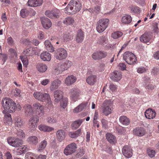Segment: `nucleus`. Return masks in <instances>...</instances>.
<instances>
[{
  "label": "nucleus",
  "mask_w": 159,
  "mask_h": 159,
  "mask_svg": "<svg viewBox=\"0 0 159 159\" xmlns=\"http://www.w3.org/2000/svg\"><path fill=\"white\" fill-rule=\"evenodd\" d=\"M80 2L77 0H71L65 8L66 12L69 14H74L79 11L81 8Z\"/></svg>",
  "instance_id": "1"
},
{
  "label": "nucleus",
  "mask_w": 159,
  "mask_h": 159,
  "mask_svg": "<svg viewBox=\"0 0 159 159\" xmlns=\"http://www.w3.org/2000/svg\"><path fill=\"white\" fill-rule=\"evenodd\" d=\"M2 103L4 109L9 113L15 111L16 109V103L11 98H3Z\"/></svg>",
  "instance_id": "2"
},
{
  "label": "nucleus",
  "mask_w": 159,
  "mask_h": 159,
  "mask_svg": "<svg viewBox=\"0 0 159 159\" xmlns=\"http://www.w3.org/2000/svg\"><path fill=\"white\" fill-rule=\"evenodd\" d=\"M33 96L35 99L39 101L47 102L49 107L52 106L50 96L48 93L37 91L33 93Z\"/></svg>",
  "instance_id": "3"
},
{
  "label": "nucleus",
  "mask_w": 159,
  "mask_h": 159,
  "mask_svg": "<svg viewBox=\"0 0 159 159\" xmlns=\"http://www.w3.org/2000/svg\"><path fill=\"white\" fill-rule=\"evenodd\" d=\"M112 103L110 100H105L103 103L102 112L106 116H108L111 114L113 111Z\"/></svg>",
  "instance_id": "4"
},
{
  "label": "nucleus",
  "mask_w": 159,
  "mask_h": 159,
  "mask_svg": "<svg viewBox=\"0 0 159 159\" xmlns=\"http://www.w3.org/2000/svg\"><path fill=\"white\" fill-rule=\"evenodd\" d=\"M109 20L107 18L101 19L97 22L96 29L99 33L103 32L108 26Z\"/></svg>",
  "instance_id": "5"
},
{
  "label": "nucleus",
  "mask_w": 159,
  "mask_h": 159,
  "mask_svg": "<svg viewBox=\"0 0 159 159\" xmlns=\"http://www.w3.org/2000/svg\"><path fill=\"white\" fill-rule=\"evenodd\" d=\"M123 58L126 62L130 65L135 63L137 61L136 56L132 53L128 52L124 53Z\"/></svg>",
  "instance_id": "6"
},
{
  "label": "nucleus",
  "mask_w": 159,
  "mask_h": 159,
  "mask_svg": "<svg viewBox=\"0 0 159 159\" xmlns=\"http://www.w3.org/2000/svg\"><path fill=\"white\" fill-rule=\"evenodd\" d=\"M67 55V51L66 49L62 48H60L55 51L54 56L57 59L62 60L66 58Z\"/></svg>",
  "instance_id": "7"
},
{
  "label": "nucleus",
  "mask_w": 159,
  "mask_h": 159,
  "mask_svg": "<svg viewBox=\"0 0 159 159\" xmlns=\"http://www.w3.org/2000/svg\"><path fill=\"white\" fill-rule=\"evenodd\" d=\"M8 143L10 145L15 147H18L23 144V141L17 137H9L7 139Z\"/></svg>",
  "instance_id": "8"
},
{
  "label": "nucleus",
  "mask_w": 159,
  "mask_h": 159,
  "mask_svg": "<svg viewBox=\"0 0 159 159\" xmlns=\"http://www.w3.org/2000/svg\"><path fill=\"white\" fill-rule=\"evenodd\" d=\"M77 148L76 145L75 143H72L69 144L64 150V153L66 156L70 155L76 151Z\"/></svg>",
  "instance_id": "9"
},
{
  "label": "nucleus",
  "mask_w": 159,
  "mask_h": 159,
  "mask_svg": "<svg viewBox=\"0 0 159 159\" xmlns=\"http://www.w3.org/2000/svg\"><path fill=\"white\" fill-rule=\"evenodd\" d=\"M70 99L72 101L75 102L78 100L80 94V90L78 89L72 88L70 89Z\"/></svg>",
  "instance_id": "10"
},
{
  "label": "nucleus",
  "mask_w": 159,
  "mask_h": 159,
  "mask_svg": "<svg viewBox=\"0 0 159 159\" xmlns=\"http://www.w3.org/2000/svg\"><path fill=\"white\" fill-rule=\"evenodd\" d=\"M33 107L35 111L38 113L40 116H43L44 113V108L43 105L39 102H36L33 104Z\"/></svg>",
  "instance_id": "11"
},
{
  "label": "nucleus",
  "mask_w": 159,
  "mask_h": 159,
  "mask_svg": "<svg viewBox=\"0 0 159 159\" xmlns=\"http://www.w3.org/2000/svg\"><path fill=\"white\" fill-rule=\"evenodd\" d=\"M122 153L123 155L127 158L131 157L133 154L131 148L127 145L125 146L123 148Z\"/></svg>",
  "instance_id": "12"
},
{
  "label": "nucleus",
  "mask_w": 159,
  "mask_h": 159,
  "mask_svg": "<svg viewBox=\"0 0 159 159\" xmlns=\"http://www.w3.org/2000/svg\"><path fill=\"white\" fill-rule=\"evenodd\" d=\"M107 55L106 52L99 51L94 52L92 57L94 60L100 59L105 57Z\"/></svg>",
  "instance_id": "13"
},
{
  "label": "nucleus",
  "mask_w": 159,
  "mask_h": 159,
  "mask_svg": "<svg viewBox=\"0 0 159 159\" xmlns=\"http://www.w3.org/2000/svg\"><path fill=\"white\" fill-rule=\"evenodd\" d=\"M41 23L43 27L45 29H48L50 28L52 25L50 20L48 18L45 17L41 18Z\"/></svg>",
  "instance_id": "14"
},
{
  "label": "nucleus",
  "mask_w": 159,
  "mask_h": 159,
  "mask_svg": "<svg viewBox=\"0 0 159 159\" xmlns=\"http://www.w3.org/2000/svg\"><path fill=\"white\" fill-rule=\"evenodd\" d=\"M54 101L56 102H59L63 99V93L60 90H56L54 92Z\"/></svg>",
  "instance_id": "15"
},
{
  "label": "nucleus",
  "mask_w": 159,
  "mask_h": 159,
  "mask_svg": "<svg viewBox=\"0 0 159 159\" xmlns=\"http://www.w3.org/2000/svg\"><path fill=\"white\" fill-rule=\"evenodd\" d=\"M61 83V81L58 79H56L51 82L50 89L51 91H53L57 89L60 85Z\"/></svg>",
  "instance_id": "16"
},
{
  "label": "nucleus",
  "mask_w": 159,
  "mask_h": 159,
  "mask_svg": "<svg viewBox=\"0 0 159 159\" xmlns=\"http://www.w3.org/2000/svg\"><path fill=\"white\" fill-rule=\"evenodd\" d=\"M56 137L57 140L59 142H61L65 138L66 133L63 129H59L56 133Z\"/></svg>",
  "instance_id": "17"
},
{
  "label": "nucleus",
  "mask_w": 159,
  "mask_h": 159,
  "mask_svg": "<svg viewBox=\"0 0 159 159\" xmlns=\"http://www.w3.org/2000/svg\"><path fill=\"white\" fill-rule=\"evenodd\" d=\"M110 78L114 81L120 80L122 78L121 72L118 71H115L111 74Z\"/></svg>",
  "instance_id": "18"
},
{
  "label": "nucleus",
  "mask_w": 159,
  "mask_h": 159,
  "mask_svg": "<svg viewBox=\"0 0 159 159\" xmlns=\"http://www.w3.org/2000/svg\"><path fill=\"white\" fill-rule=\"evenodd\" d=\"M156 113L154 110L149 108L145 112V116L148 119H153L156 116Z\"/></svg>",
  "instance_id": "19"
},
{
  "label": "nucleus",
  "mask_w": 159,
  "mask_h": 159,
  "mask_svg": "<svg viewBox=\"0 0 159 159\" xmlns=\"http://www.w3.org/2000/svg\"><path fill=\"white\" fill-rule=\"evenodd\" d=\"M134 134L138 136H142L146 133V131L143 128L137 127L134 129L133 130Z\"/></svg>",
  "instance_id": "20"
},
{
  "label": "nucleus",
  "mask_w": 159,
  "mask_h": 159,
  "mask_svg": "<svg viewBox=\"0 0 159 159\" xmlns=\"http://www.w3.org/2000/svg\"><path fill=\"white\" fill-rule=\"evenodd\" d=\"M77 80L76 78L73 75L68 76L65 80V83L67 86H70L75 83Z\"/></svg>",
  "instance_id": "21"
},
{
  "label": "nucleus",
  "mask_w": 159,
  "mask_h": 159,
  "mask_svg": "<svg viewBox=\"0 0 159 159\" xmlns=\"http://www.w3.org/2000/svg\"><path fill=\"white\" fill-rule=\"evenodd\" d=\"M23 110L25 113L28 115H31L33 112L32 106L29 104H25L23 106Z\"/></svg>",
  "instance_id": "22"
},
{
  "label": "nucleus",
  "mask_w": 159,
  "mask_h": 159,
  "mask_svg": "<svg viewBox=\"0 0 159 159\" xmlns=\"http://www.w3.org/2000/svg\"><path fill=\"white\" fill-rule=\"evenodd\" d=\"M84 32L81 29L78 30L76 35V41L77 43H81L84 39Z\"/></svg>",
  "instance_id": "23"
},
{
  "label": "nucleus",
  "mask_w": 159,
  "mask_h": 159,
  "mask_svg": "<svg viewBox=\"0 0 159 159\" xmlns=\"http://www.w3.org/2000/svg\"><path fill=\"white\" fill-rule=\"evenodd\" d=\"M151 39V36L148 33H145L140 37L141 42L147 43H150Z\"/></svg>",
  "instance_id": "24"
},
{
  "label": "nucleus",
  "mask_w": 159,
  "mask_h": 159,
  "mask_svg": "<svg viewBox=\"0 0 159 159\" xmlns=\"http://www.w3.org/2000/svg\"><path fill=\"white\" fill-rule=\"evenodd\" d=\"M27 141L30 144L36 145L38 142V139L35 136H31L27 138Z\"/></svg>",
  "instance_id": "25"
},
{
  "label": "nucleus",
  "mask_w": 159,
  "mask_h": 159,
  "mask_svg": "<svg viewBox=\"0 0 159 159\" xmlns=\"http://www.w3.org/2000/svg\"><path fill=\"white\" fill-rule=\"evenodd\" d=\"M63 67L62 63H58L57 66L54 70V72L55 74L57 75L64 71L65 69Z\"/></svg>",
  "instance_id": "26"
},
{
  "label": "nucleus",
  "mask_w": 159,
  "mask_h": 159,
  "mask_svg": "<svg viewBox=\"0 0 159 159\" xmlns=\"http://www.w3.org/2000/svg\"><path fill=\"white\" fill-rule=\"evenodd\" d=\"M40 58L44 61H49L51 58V54L47 52H44L41 53Z\"/></svg>",
  "instance_id": "27"
},
{
  "label": "nucleus",
  "mask_w": 159,
  "mask_h": 159,
  "mask_svg": "<svg viewBox=\"0 0 159 159\" xmlns=\"http://www.w3.org/2000/svg\"><path fill=\"white\" fill-rule=\"evenodd\" d=\"M87 104L88 103L86 102L81 103L74 109L73 112L76 113L81 111L86 108Z\"/></svg>",
  "instance_id": "28"
},
{
  "label": "nucleus",
  "mask_w": 159,
  "mask_h": 159,
  "mask_svg": "<svg viewBox=\"0 0 159 159\" xmlns=\"http://www.w3.org/2000/svg\"><path fill=\"white\" fill-rule=\"evenodd\" d=\"M97 78V76L96 75H90L86 79V82L89 85H93L96 83Z\"/></svg>",
  "instance_id": "29"
},
{
  "label": "nucleus",
  "mask_w": 159,
  "mask_h": 159,
  "mask_svg": "<svg viewBox=\"0 0 159 159\" xmlns=\"http://www.w3.org/2000/svg\"><path fill=\"white\" fill-rule=\"evenodd\" d=\"M120 122L123 125H128L130 123V120L126 116H121L119 118Z\"/></svg>",
  "instance_id": "30"
},
{
  "label": "nucleus",
  "mask_w": 159,
  "mask_h": 159,
  "mask_svg": "<svg viewBox=\"0 0 159 159\" xmlns=\"http://www.w3.org/2000/svg\"><path fill=\"white\" fill-rule=\"evenodd\" d=\"M5 115L3 119V122L5 124H7L8 125L12 123V120L11 118V115L9 113H4Z\"/></svg>",
  "instance_id": "31"
},
{
  "label": "nucleus",
  "mask_w": 159,
  "mask_h": 159,
  "mask_svg": "<svg viewBox=\"0 0 159 159\" xmlns=\"http://www.w3.org/2000/svg\"><path fill=\"white\" fill-rule=\"evenodd\" d=\"M44 45L46 49L48 51L52 52L54 51V47L52 45L51 42L48 40L45 41Z\"/></svg>",
  "instance_id": "32"
},
{
  "label": "nucleus",
  "mask_w": 159,
  "mask_h": 159,
  "mask_svg": "<svg viewBox=\"0 0 159 159\" xmlns=\"http://www.w3.org/2000/svg\"><path fill=\"white\" fill-rule=\"evenodd\" d=\"M36 68L38 70L41 72H44L47 69V66L43 63H39L37 65Z\"/></svg>",
  "instance_id": "33"
},
{
  "label": "nucleus",
  "mask_w": 159,
  "mask_h": 159,
  "mask_svg": "<svg viewBox=\"0 0 159 159\" xmlns=\"http://www.w3.org/2000/svg\"><path fill=\"white\" fill-rule=\"evenodd\" d=\"M39 129L44 132H50L53 130V128L44 125H40L38 126Z\"/></svg>",
  "instance_id": "34"
},
{
  "label": "nucleus",
  "mask_w": 159,
  "mask_h": 159,
  "mask_svg": "<svg viewBox=\"0 0 159 159\" xmlns=\"http://www.w3.org/2000/svg\"><path fill=\"white\" fill-rule=\"evenodd\" d=\"M132 20V18L130 16L126 15L122 17L121 22L125 24H128L131 22Z\"/></svg>",
  "instance_id": "35"
},
{
  "label": "nucleus",
  "mask_w": 159,
  "mask_h": 159,
  "mask_svg": "<svg viewBox=\"0 0 159 159\" xmlns=\"http://www.w3.org/2000/svg\"><path fill=\"white\" fill-rule=\"evenodd\" d=\"M15 125L16 126L18 127H21L24 125V121L22 120L21 118L19 116L15 118Z\"/></svg>",
  "instance_id": "36"
},
{
  "label": "nucleus",
  "mask_w": 159,
  "mask_h": 159,
  "mask_svg": "<svg viewBox=\"0 0 159 159\" xmlns=\"http://www.w3.org/2000/svg\"><path fill=\"white\" fill-rule=\"evenodd\" d=\"M84 120V119H80L74 121L71 125L72 128L74 129L78 128Z\"/></svg>",
  "instance_id": "37"
},
{
  "label": "nucleus",
  "mask_w": 159,
  "mask_h": 159,
  "mask_svg": "<svg viewBox=\"0 0 159 159\" xmlns=\"http://www.w3.org/2000/svg\"><path fill=\"white\" fill-rule=\"evenodd\" d=\"M75 20L74 18L71 17L69 16L65 19L63 21V23L67 25L73 24Z\"/></svg>",
  "instance_id": "38"
},
{
  "label": "nucleus",
  "mask_w": 159,
  "mask_h": 159,
  "mask_svg": "<svg viewBox=\"0 0 159 159\" xmlns=\"http://www.w3.org/2000/svg\"><path fill=\"white\" fill-rule=\"evenodd\" d=\"M47 145V142L45 140L41 141L39 144L37 151L39 152L42 151L46 147Z\"/></svg>",
  "instance_id": "39"
},
{
  "label": "nucleus",
  "mask_w": 159,
  "mask_h": 159,
  "mask_svg": "<svg viewBox=\"0 0 159 159\" xmlns=\"http://www.w3.org/2000/svg\"><path fill=\"white\" fill-rule=\"evenodd\" d=\"M63 67L65 69V70H67L73 64L72 62L68 60H66L63 62L62 63Z\"/></svg>",
  "instance_id": "40"
},
{
  "label": "nucleus",
  "mask_w": 159,
  "mask_h": 159,
  "mask_svg": "<svg viewBox=\"0 0 159 159\" xmlns=\"http://www.w3.org/2000/svg\"><path fill=\"white\" fill-rule=\"evenodd\" d=\"M81 131V129H79L75 132H70L69 135L71 138H74L80 135Z\"/></svg>",
  "instance_id": "41"
},
{
  "label": "nucleus",
  "mask_w": 159,
  "mask_h": 159,
  "mask_svg": "<svg viewBox=\"0 0 159 159\" xmlns=\"http://www.w3.org/2000/svg\"><path fill=\"white\" fill-rule=\"evenodd\" d=\"M123 33L120 31H116L112 33L111 36L114 39H117L123 35Z\"/></svg>",
  "instance_id": "42"
},
{
  "label": "nucleus",
  "mask_w": 159,
  "mask_h": 159,
  "mask_svg": "<svg viewBox=\"0 0 159 159\" xmlns=\"http://www.w3.org/2000/svg\"><path fill=\"white\" fill-rule=\"evenodd\" d=\"M106 139L110 143H114L116 141V138L114 136L110 133L107 134Z\"/></svg>",
  "instance_id": "43"
},
{
  "label": "nucleus",
  "mask_w": 159,
  "mask_h": 159,
  "mask_svg": "<svg viewBox=\"0 0 159 159\" xmlns=\"http://www.w3.org/2000/svg\"><path fill=\"white\" fill-rule=\"evenodd\" d=\"M23 54L26 56H31L33 54V51L31 48L25 50L23 52Z\"/></svg>",
  "instance_id": "44"
},
{
  "label": "nucleus",
  "mask_w": 159,
  "mask_h": 159,
  "mask_svg": "<svg viewBox=\"0 0 159 159\" xmlns=\"http://www.w3.org/2000/svg\"><path fill=\"white\" fill-rule=\"evenodd\" d=\"M72 36L68 32H65L64 34L63 39L65 41H68L71 40Z\"/></svg>",
  "instance_id": "45"
},
{
  "label": "nucleus",
  "mask_w": 159,
  "mask_h": 159,
  "mask_svg": "<svg viewBox=\"0 0 159 159\" xmlns=\"http://www.w3.org/2000/svg\"><path fill=\"white\" fill-rule=\"evenodd\" d=\"M29 11L26 9H23L21 10L20 14L22 17L24 18L27 16L29 14Z\"/></svg>",
  "instance_id": "46"
},
{
  "label": "nucleus",
  "mask_w": 159,
  "mask_h": 159,
  "mask_svg": "<svg viewBox=\"0 0 159 159\" xmlns=\"http://www.w3.org/2000/svg\"><path fill=\"white\" fill-rule=\"evenodd\" d=\"M129 8L132 13H137L140 12L139 8L136 6H131L129 7Z\"/></svg>",
  "instance_id": "47"
},
{
  "label": "nucleus",
  "mask_w": 159,
  "mask_h": 159,
  "mask_svg": "<svg viewBox=\"0 0 159 159\" xmlns=\"http://www.w3.org/2000/svg\"><path fill=\"white\" fill-rule=\"evenodd\" d=\"M57 121V119L56 117L54 116H51L48 117L47 118V121L50 123H53L56 122Z\"/></svg>",
  "instance_id": "48"
},
{
  "label": "nucleus",
  "mask_w": 159,
  "mask_h": 159,
  "mask_svg": "<svg viewBox=\"0 0 159 159\" xmlns=\"http://www.w3.org/2000/svg\"><path fill=\"white\" fill-rule=\"evenodd\" d=\"M68 102V99L65 98L62 99V101L60 103V106L63 108H65L67 106Z\"/></svg>",
  "instance_id": "49"
},
{
  "label": "nucleus",
  "mask_w": 159,
  "mask_h": 159,
  "mask_svg": "<svg viewBox=\"0 0 159 159\" xmlns=\"http://www.w3.org/2000/svg\"><path fill=\"white\" fill-rule=\"evenodd\" d=\"M35 155L32 153L29 152L27 153L25 157V159H35Z\"/></svg>",
  "instance_id": "50"
},
{
  "label": "nucleus",
  "mask_w": 159,
  "mask_h": 159,
  "mask_svg": "<svg viewBox=\"0 0 159 159\" xmlns=\"http://www.w3.org/2000/svg\"><path fill=\"white\" fill-rule=\"evenodd\" d=\"M29 124L30 128L31 130H34L37 126V124L30 119L29 120Z\"/></svg>",
  "instance_id": "51"
},
{
  "label": "nucleus",
  "mask_w": 159,
  "mask_h": 159,
  "mask_svg": "<svg viewBox=\"0 0 159 159\" xmlns=\"http://www.w3.org/2000/svg\"><path fill=\"white\" fill-rule=\"evenodd\" d=\"M147 153L148 155L151 157H153L155 154V151L149 148L147 149Z\"/></svg>",
  "instance_id": "52"
},
{
  "label": "nucleus",
  "mask_w": 159,
  "mask_h": 159,
  "mask_svg": "<svg viewBox=\"0 0 159 159\" xmlns=\"http://www.w3.org/2000/svg\"><path fill=\"white\" fill-rule=\"evenodd\" d=\"M17 136L20 138H24L25 137V134L23 130L19 129L17 131L16 133Z\"/></svg>",
  "instance_id": "53"
},
{
  "label": "nucleus",
  "mask_w": 159,
  "mask_h": 159,
  "mask_svg": "<svg viewBox=\"0 0 159 159\" xmlns=\"http://www.w3.org/2000/svg\"><path fill=\"white\" fill-rule=\"evenodd\" d=\"M106 39V37L104 36L100 37L98 39L97 43L99 44L102 45L104 44V43L105 42Z\"/></svg>",
  "instance_id": "54"
},
{
  "label": "nucleus",
  "mask_w": 159,
  "mask_h": 159,
  "mask_svg": "<svg viewBox=\"0 0 159 159\" xmlns=\"http://www.w3.org/2000/svg\"><path fill=\"white\" fill-rule=\"evenodd\" d=\"M151 74L153 75H157L159 74V68L158 67H154L151 70Z\"/></svg>",
  "instance_id": "55"
},
{
  "label": "nucleus",
  "mask_w": 159,
  "mask_h": 159,
  "mask_svg": "<svg viewBox=\"0 0 159 159\" xmlns=\"http://www.w3.org/2000/svg\"><path fill=\"white\" fill-rule=\"evenodd\" d=\"M53 15V18H57L59 17V11L58 9H56L52 10Z\"/></svg>",
  "instance_id": "56"
},
{
  "label": "nucleus",
  "mask_w": 159,
  "mask_h": 159,
  "mask_svg": "<svg viewBox=\"0 0 159 159\" xmlns=\"http://www.w3.org/2000/svg\"><path fill=\"white\" fill-rule=\"evenodd\" d=\"M101 10V7L100 5H97L94 7L93 12L96 14H98Z\"/></svg>",
  "instance_id": "57"
},
{
  "label": "nucleus",
  "mask_w": 159,
  "mask_h": 159,
  "mask_svg": "<svg viewBox=\"0 0 159 159\" xmlns=\"http://www.w3.org/2000/svg\"><path fill=\"white\" fill-rule=\"evenodd\" d=\"M45 15L50 18H53L52 10V11L47 10L45 12Z\"/></svg>",
  "instance_id": "58"
},
{
  "label": "nucleus",
  "mask_w": 159,
  "mask_h": 159,
  "mask_svg": "<svg viewBox=\"0 0 159 159\" xmlns=\"http://www.w3.org/2000/svg\"><path fill=\"white\" fill-rule=\"evenodd\" d=\"M27 148L26 145H23L20 146V148L18 149L20 150V151L22 153H25L26 152Z\"/></svg>",
  "instance_id": "59"
},
{
  "label": "nucleus",
  "mask_w": 159,
  "mask_h": 159,
  "mask_svg": "<svg viewBox=\"0 0 159 159\" xmlns=\"http://www.w3.org/2000/svg\"><path fill=\"white\" fill-rule=\"evenodd\" d=\"M21 60L24 65L27 66L28 64V61L26 57L25 58L22 56H20Z\"/></svg>",
  "instance_id": "60"
},
{
  "label": "nucleus",
  "mask_w": 159,
  "mask_h": 159,
  "mask_svg": "<svg viewBox=\"0 0 159 159\" xmlns=\"http://www.w3.org/2000/svg\"><path fill=\"white\" fill-rule=\"evenodd\" d=\"M153 31L155 33L157 34L159 32V30L158 28L157 24V23H154L153 25Z\"/></svg>",
  "instance_id": "61"
},
{
  "label": "nucleus",
  "mask_w": 159,
  "mask_h": 159,
  "mask_svg": "<svg viewBox=\"0 0 159 159\" xmlns=\"http://www.w3.org/2000/svg\"><path fill=\"white\" fill-rule=\"evenodd\" d=\"M35 0H29L27 4L28 6L35 7L36 5L35 4Z\"/></svg>",
  "instance_id": "62"
},
{
  "label": "nucleus",
  "mask_w": 159,
  "mask_h": 159,
  "mask_svg": "<svg viewBox=\"0 0 159 159\" xmlns=\"http://www.w3.org/2000/svg\"><path fill=\"white\" fill-rule=\"evenodd\" d=\"M45 38L44 33L42 31H39L38 33V38L39 39H43Z\"/></svg>",
  "instance_id": "63"
},
{
  "label": "nucleus",
  "mask_w": 159,
  "mask_h": 159,
  "mask_svg": "<svg viewBox=\"0 0 159 159\" xmlns=\"http://www.w3.org/2000/svg\"><path fill=\"white\" fill-rule=\"evenodd\" d=\"M119 68L122 70H124L126 69V65L123 63H120L118 65Z\"/></svg>",
  "instance_id": "64"
}]
</instances>
